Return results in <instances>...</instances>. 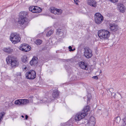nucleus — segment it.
Segmentation results:
<instances>
[{
    "label": "nucleus",
    "mask_w": 126,
    "mask_h": 126,
    "mask_svg": "<svg viewBox=\"0 0 126 126\" xmlns=\"http://www.w3.org/2000/svg\"><path fill=\"white\" fill-rule=\"evenodd\" d=\"M28 118V115H26L25 116V119L26 120H27V119Z\"/></svg>",
    "instance_id": "obj_39"
},
{
    "label": "nucleus",
    "mask_w": 126,
    "mask_h": 126,
    "mask_svg": "<svg viewBox=\"0 0 126 126\" xmlns=\"http://www.w3.org/2000/svg\"><path fill=\"white\" fill-rule=\"evenodd\" d=\"M38 61V59L36 57H34L32 60L30 61V63L32 66H35L37 64Z\"/></svg>",
    "instance_id": "obj_16"
},
{
    "label": "nucleus",
    "mask_w": 126,
    "mask_h": 126,
    "mask_svg": "<svg viewBox=\"0 0 126 126\" xmlns=\"http://www.w3.org/2000/svg\"><path fill=\"white\" fill-rule=\"evenodd\" d=\"M3 50L7 53L10 54L12 52L13 50L10 47H8L4 48L3 49Z\"/></svg>",
    "instance_id": "obj_19"
},
{
    "label": "nucleus",
    "mask_w": 126,
    "mask_h": 126,
    "mask_svg": "<svg viewBox=\"0 0 126 126\" xmlns=\"http://www.w3.org/2000/svg\"><path fill=\"white\" fill-rule=\"evenodd\" d=\"M25 76L27 79H33L36 77V73L34 70H30L26 73Z\"/></svg>",
    "instance_id": "obj_6"
},
{
    "label": "nucleus",
    "mask_w": 126,
    "mask_h": 126,
    "mask_svg": "<svg viewBox=\"0 0 126 126\" xmlns=\"http://www.w3.org/2000/svg\"><path fill=\"white\" fill-rule=\"evenodd\" d=\"M90 110V108L89 106H87L86 107H84L83 110V111H84V112L86 114V112L89 111Z\"/></svg>",
    "instance_id": "obj_22"
},
{
    "label": "nucleus",
    "mask_w": 126,
    "mask_h": 126,
    "mask_svg": "<svg viewBox=\"0 0 126 126\" xmlns=\"http://www.w3.org/2000/svg\"><path fill=\"white\" fill-rule=\"evenodd\" d=\"M126 122H123V123L122 124V126H125L126 125Z\"/></svg>",
    "instance_id": "obj_36"
},
{
    "label": "nucleus",
    "mask_w": 126,
    "mask_h": 126,
    "mask_svg": "<svg viewBox=\"0 0 126 126\" xmlns=\"http://www.w3.org/2000/svg\"><path fill=\"white\" fill-rule=\"evenodd\" d=\"M4 115V114L3 113H0V123L2 120V118Z\"/></svg>",
    "instance_id": "obj_29"
},
{
    "label": "nucleus",
    "mask_w": 126,
    "mask_h": 126,
    "mask_svg": "<svg viewBox=\"0 0 126 126\" xmlns=\"http://www.w3.org/2000/svg\"><path fill=\"white\" fill-rule=\"evenodd\" d=\"M113 91V89L112 88H110L108 89V91H109L110 93H112Z\"/></svg>",
    "instance_id": "obj_33"
},
{
    "label": "nucleus",
    "mask_w": 126,
    "mask_h": 126,
    "mask_svg": "<svg viewBox=\"0 0 126 126\" xmlns=\"http://www.w3.org/2000/svg\"><path fill=\"white\" fill-rule=\"evenodd\" d=\"M117 7L120 12L122 13L125 12L126 9L125 6L123 4L120 3H118Z\"/></svg>",
    "instance_id": "obj_17"
},
{
    "label": "nucleus",
    "mask_w": 126,
    "mask_h": 126,
    "mask_svg": "<svg viewBox=\"0 0 126 126\" xmlns=\"http://www.w3.org/2000/svg\"><path fill=\"white\" fill-rule=\"evenodd\" d=\"M21 117L22 118H24V116L23 115H22Z\"/></svg>",
    "instance_id": "obj_42"
},
{
    "label": "nucleus",
    "mask_w": 126,
    "mask_h": 126,
    "mask_svg": "<svg viewBox=\"0 0 126 126\" xmlns=\"http://www.w3.org/2000/svg\"><path fill=\"white\" fill-rule=\"evenodd\" d=\"M111 2L113 3H115L117 2L118 0H110Z\"/></svg>",
    "instance_id": "obj_31"
},
{
    "label": "nucleus",
    "mask_w": 126,
    "mask_h": 126,
    "mask_svg": "<svg viewBox=\"0 0 126 126\" xmlns=\"http://www.w3.org/2000/svg\"><path fill=\"white\" fill-rule=\"evenodd\" d=\"M51 12L54 14H57L59 15L61 14L63 12V11L61 9L54 8L52 9V8L51 10Z\"/></svg>",
    "instance_id": "obj_14"
},
{
    "label": "nucleus",
    "mask_w": 126,
    "mask_h": 126,
    "mask_svg": "<svg viewBox=\"0 0 126 126\" xmlns=\"http://www.w3.org/2000/svg\"><path fill=\"white\" fill-rule=\"evenodd\" d=\"M86 115V114L82 112L78 113L75 115V119L76 121H79Z\"/></svg>",
    "instance_id": "obj_9"
},
{
    "label": "nucleus",
    "mask_w": 126,
    "mask_h": 126,
    "mask_svg": "<svg viewBox=\"0 0 126 126\" xmlns=\"http://www.w3.org/2000/svg\"><path fill=\"white\" fill-rule=\"evenodd\" d=\"M68 48L69 49V51H72V47L70 46H69L68 47Z\"/></svg>",
    "instance_id": "obj_34"
},
{
    "label": "nucleus",
    "mask_w": 126,
    "mask_h": 126,
    "mask_svg": "<svg viewBox=\"0 0 126 126\" xmlns=\"http://www.w3.org/2000/svg\"><path fill=\"white\" fill-rule=\"evenodd\" d=\"M47 98H45L43 99L42 100H41V101H42L43 102H47Z\"/></svg>",
    "instance_id": "obj_30"
},
{
    "label": "nucleus",
    "mask_w": 126,
    "mask_h": 126,
    "mask_svg": "<svg viewBox=\"0 0 126 126\" xmlns=\"http://www.w3.org/2000/svg\"><path fill=\"white\" fill-rule=\"evenodd\" d=\"M10 38L12 43L14 44L19 42L20 40L19 35L16 33H12L10 35Z\"/></svg>",
    "instance_id": "obj_4"
},
{
    "label": "nucleus",
    "mask_w": 126,
    "mask_h": 126,
    "mask_svg": "<svg viewBox=\"0 0 126 126\" xmlns=\"http://www.w3.org/2000/svg\"><path fill=\"white\" fill-rule=\"evenodd\" d=\"M120 118L119 117H117L115 119V121L118 123L120 122Z\"/></svg>",
    "instance_id": "obj_28"
},
{
    "label": "nucleus",
    "mask_w": 126,
    "mask_h": 126,
    "mask_svg": "<svg viewBox=\"0 0 126 126\" xmlns=\"http://www.w3.org/2000/svg\"><path fill=\"white\" fill-rule=\"evenodd\" d=\"M53 30H51L49 31L47 33V37L50 36L51 35L53 34Z\"/></svg>",
    "instance_id": "obj_25"
},
{
    "label": "nucleus",
    "mask_w": 126,
    "mask_h": 126,
    "mask_svg": "<svg viewBox=\"0 0 126 126\" xmlns=\"http://www.w3.org/2000/svg\"><path fill=\"white\" fill-rule=\"evenodd\" d=\"M27 57L26 55L23 56L21 58L22 61L24 63H25L27 60Z\"/></svg>",
    "instance_id": "obj_23"
},
{
    "label": "nucleus",
    "mask_w": 126,
    "mask_h": 126,
    "mask_svg": "<svg viewBox=\"0 0 126 126\" xmlns=\"http://www.w3.org/2000/svg\"><path fill=\"white\" fill-rule=\"evenodd\" d=\"M26 68H27V67H25L24 68V69L26 70Z\"/></svg>",
    "instance_id": "obj_41"
},
{
    "label": "nucleus",
    "mask_w": 126,
    "mask_h": 126,
    "mask_svg": "<svg viewBox=\"0 0 126 126\" xmlns=\"http://www.w3.org/2000/svg\"><path fill=\"white\" fill-rule=\"evenodd\" d=\"M19 75H19L20 76L21 75V73H19Z\"/></svg>",
    "instance_id": "obj_40"
},
{
    "label": "nucleus",
    "mask_w": 126,
    "mask_h": 126,
    "mask_svg": "<svg viewBox=\"0 0 126 126\" xmlns=\"http://www.w3.org/2000/svg\"><path fill=\"white\" fill-rule=\"evenodd\" d=\"M75 48H74V49H72V51H73L74 50H75Z\"/></svg>",
    "instance_id": "obj_43"
},
{
    "label": "nucleus",
    "mask_w": 126,
    "mask_h": 126,
    "mask_svg": "<svg viewBox=\"0 0 126 126\" xmlns=\"http://www.w3.org/2000/svg\"><path fill=\"white\" fill-rule=\"evenodd\" d=\"M27 15V13L25 11L21 12L19 14V16L17 22L20 26H23L24 28L26 27L28 22V20L26 17Z\"/></svg>",
    "instance_id": "obj_1"
},
{
    "label": "nucleus",
    "mask_w": 126,
    "mask_h": 126,
    "mask_svg": "<svg viewBox=\"0 0 126 126\" xmlns=\"http://www.w3.org/2000/svg\"><path fill=\"white\" fill-rule=\"evenodd\" d=\"M123 122H126V117H125L123 119Z\"/></svg>",
    "instance_id": "obj_38"
},
{
    "label": "nucleus",
    "mask_w": 126,
    "mask_h": 126,
    "mask_svg": "<svg viewBox=\"0 0 126 126\" xmlns=\"http://www.w3.org/2000/svg\"><path fill=\"white\" fill-rule=\"evenodd\" d=\"M84 49V55L88 59L91 58L93 55L92 50L88 47H85Z\"/></svg>",
    "instance_id": "obj_7"
},
{
    "label": "nucleus",
    "mask_w": 126,
    "mask_h": 126,
    "mask_svg": "<svg viewBox=\"0 0 126 126\" xmlns=\"http://www.w3.org/2000/svg\"><path fill=\"white\" fill-rule=\"evenodd\" d=\"M94 19L95 23L99 25L104 20V17L99 13H97L95 14Z\"/></svg>",
    "instance_id": "obj_5"
},
{
    "label": "nucleus",
    "mask_w": 126,
    "mask_h": 126,
    "mask_svg": "<svg viewBox=\"0 0 126 126\" xmlns=\"http://www.w3.org/2000/svg\"><path fill=\"white\" fill-rule=\"evenodd\" d=\"M59 96V93L58 90H55L54 91L52 96L51 98L52 100L55 99Z\"/></svg>",
    "instance_id": "obj_18"
},
{
    "label": "nucleus",
    "mask_w": 126,
    "mask_h": 126,
    "mask_svg": "<svg viewBox=\"0 0 126 126\" xmlns=\"http://www.w3.org/2000/svg\"><path fill=\"white\" fill-rule=\"evenodd\" d=\"M94 123H91L90 122H88L87 123L85 124V126H94L95 125Z\"/></svg>",
    "instance_id": "obj_26"
},
{
    "label": "nucleus",
    "mask_w": 126,
    "mask_h": 126,
    "mask_svg": "<svg viewBox=\"0 0 126 126\" xmlns=\"http://www.w3.org/2000/svg\"><path fill=\"white\" fill-rule=\"evenodd\" d=\"M87 3L93 7H96L97 6V2L94 0H87Z\"/></svg>",
    "instance_id": "obj_15"
},
{
    "label": "nucleus",
    "mask_w": 126,
    "mask_h": 126,
    "mask_svg": "<svg viewBox=\"0 0 126 126\" xmlns=\"http://www.w3.org/2000/svg\"><path fill=\"white\" fill-rule=\"evenodd\" d=\"M78 65L82 69L87 70L88 68L87 63L85 62H81L79 63Z\"/></svg>",
    "instance_id": "obj_13"
},
{
    "label": "nucleus",
    "mask_w": 126,
    "mask_h": 126,
    "mask_svg": "<svg viewBox=\"0 0 126 126\" xmlns=\"http://www.w3.org/2000/svg\"><path fill=\"white\" fill-rule=\"evenodd\" d=\"M116 94L114 93H112L111 94V96L112 97H115V96Z\"/></svg>",
    "instance_id": "obj_32"
},
{
    "label": "nucleus",
    "mask_w": 126,
    "mask_h": 126,
    "mask_svg": "<svg viewBox=\"0 0 126 126\" xmlns=\"http://www.w3.org/2000/svg\"><path fill=\"white\" fill-rule=\"evenodd\" d=\"M29 101L27 99H19L16 100L15 104L17 105H27L29 103Z\"/></svg>",
    "instance_id": "obj_8"
},
{
    "label": "nucleus",
    "mask_w": 126,
    "mask_h": 126,
    "mask_svg": "<svg viewBox=\"0 0 126 126\" xmlns=\"http://www.w3.org/2000/svg\"><path fill=\"white\" fill-rule=\"evenodd\" d=\"M42 41L40 39H38L35 42V43L37 45H39L42 43Z\"/></svg>",
    "instance_id": "obj_24"
},
{
    "label": "nucleus",
    "mask_w": 126,
    "mask_h": 126,
    "mask_svg": "<svg viewBox=\"0 0 126 126\" xmlns=\"http://www.w3.org/2000/svg\"><path fill=\"white\" fill-rule=\"evenodd\" d=\"M92 78L93 79H95L97 80L98 79V78L97 76H94L92 77Z\"/></svg>",
    "instance_id": "obj_35"
},
{
    "label": "nucleus",
    "mask_w": 126,
    "mask_h": 126,
    "mask_svg": "<svg viewBox=\"0 0 126 126\" xmlns=\"http://www.w3.org/2000/svg\"><path fill=\"white\" fill-rule=\"evenodd\" d=\"M98 34L100 39H107L110 37V33L108 31L105 30H101L98 31Z\"/></svg>",
    "instance_id": "obj_3"
},
{
    "label": "nucleus",
    "mask_w": 126,
    "mask_h": 126,
    "mask_svg": "<svg viewBox=\"0 0 126 126\" xmlns=\"http://www.w3.org/2000/svg\"><path fill=\"white\" fill-rule=\"evenodd\" d=\"M88 122H90V123H94V124L95 125V119L94 117L91 116Z\"/></svg>",
    "instance_id": "obj_21"
},
{
    "label": "nucleus",
    "mask_w": 126,
    "mask_h": 126,
    "mask_svg": "<svg viewBox=\"0 0 126 126\" xmlns=\"http://www.w3.org/2000/svg\"><path fill=\"white\" fill-rule=\"evenodd\" d=\"M57 34L59 37H61L62 38V37L63 36V33L61 29H58L57 30Z\"/></svg>",
    "instance_id": "obj_20"
},
{
    "label": "nucleus",
    "mask_w": 126,
    "mask_h": 126,
    "mask_svg": "<svg viewBox=\"0 0 126 126\" xmlns=\"http://www.w3.org/2000/svg\"><path fill=\"white\" fill-rule=\"evenodd\" d=\"M74 2L76 4H78V3L77 1H78V0H74Z\"/></svg>",
    "instance_id": "obj_37"
},
{
    "label": "nucleus",
    "mask_w": 126,
    "mask_h": 126,
    "mask_svg": "<svg viewBox=\"0 0 126 126\" xmlns=\"http://www.w3.org/2000/svg\"><path fill=\"white\" fill-rule=\"evenodd\" d=\"M109 26L110 30L113 32H116L119 29V27L115 23L110 24Z\"/></svg>",
    "instance_id": "obj_11"
},
{
    "label": "nucleus",
    "mask_w": 126,
    "mask_h": 126,
    "mask_svg": "<svg viewBox=\"0 0 126 126\" xmlns=\"http://www.w3.org/2000/svg\"><path fill=\"white\" fill-rule=\"evenodd\" d=\"M29 10L32 12L35 13H39L42 11L41 9L37 6H31L29 8Z\"/></svg>",
    "instance_id": "obj_10"
},
{
    "label": "nucleus",
    "mask_w": 126,
    "mask_h": 126,
    "mask_svg": "<svg viewBox=\"0 0 126 126\" xmlns=\"http://www.w3.org/2000/svg\"><path fill=\"white\" fill-rule=\"evenodd\" d=\"M92 98V96L90 93H89L87 95V102H89Z\"/></svg>",
    "instance_id": "obj_27"
},
{
    "label": "nucleus",
    "mask_w": 126,
    "mask_h": 126,
    "mask_svg": "<svg viewBox=\"0 0 126 126\" xmlns=\"http://www.w3.org/2000/svg\"><path fill=\"white\" fill-rule=\"evenodd\" d=\"M6 61L8 64H11L12 68H15L19 65V62L17 58L13 56H8L6 59Z\"/></svg>",
    "instance_id": "obj_2"
},
{
    "label": "nucleus",
    "mask_w": 126,
    "mask_h": 126,
    "mask_svg": "<svg viewBox=\"0 0 126 126\" xmlns=\"http://www.w3.org/2000/svg\"><path fill=\"white\" fill-rule=\"evenodd\" d=\"M31 47L28 44H23L21 47H20L19 49L20 50L24 52H28L29 51L31 48Z\"/></svg>",
    "instance_id": "obj_12"
},
{
    "label": "nucleus",
    "mask_w": 126,
    "mask_h": 126,
    "mask_svg": "<svg viewBox=\"0 0 126 126\" xmlns=\"http://www.w3.org/2000/svg\"><path fill=\"white\" fill-rule=\"evenodd\" d=\"M58 51H56V53L58 52Z\"/></svg>",
    "instance_id": "obj_44"
}]
</instances>
